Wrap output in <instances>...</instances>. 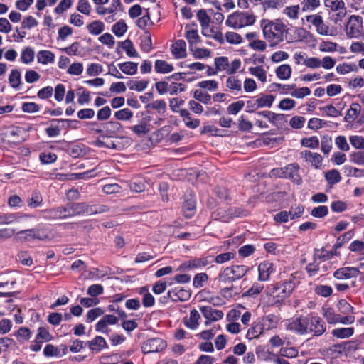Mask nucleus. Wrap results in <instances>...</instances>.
Here are the masks:
<instances>
[{
	"label": "nucleus",
	"instance_id": "f03ea898",
	"mask_svg": "<svg viewBox=\"0 0 364 364\" xmlns=\"http://www.w3.org/2000/svg\"><path fill=\"white\" fill-rule=\"evenodd\" d=\"M263 34L272 46L277 45L284 39L286 26L280 20L269 21L263 19L260 22Z\"/></svg>",
	"mask_w": 364,
	"mask_h": 364
},
{
	"label": "nucleus",
	"instance_id": "4be33fe9",
	"mask_svg": "<svg viewBox=\"0 0 364 364\" xmlns=\"http://www.w3.org/2000/svg\"><path fill=\"white\" fill-rule=\"evenodd\" d=\"M174 58L181 59L186 56V43L183 40H177L171 47Z\"/></svg>",
	"mask_w": 364,
	"mask_h": 364
},
{
	"label": "nucleus",
	"instance_id": "8fccbe9b",
	"mask_svg": "<svg viewBox=\"0 0 364 364\" xmlns=\"http://www.w3.org/2000/svg\"><path fill=\"white\" fill-rule=\"evenodd\" d=\"M185 37L191 46L196 44L199 42L200 36L198 33L197 30L189 29L188 26H186Z\"/></svg>",
	"mask_w": 364,
	"mask_h": 364
},
{
	"label": "nucleus",
	"instance_id": "338daca9",
	"mask_svg": "<svg viewBox=\"0 0 364 364\" xmlns=\"http://www.w3.org/2000/svg\"><path fill=\"white\" fill-rule=\"evenodd\" d=\"M51 338L52 336L47 328L45 327H39L38 328V333L36 334L35 338L44 343L50 341Z\"/></svg>",
	"mask_w": 364,
	"mask_h": 364
},
{
	"label": "nucleus",
	"instance_id": "bf43d9fd",
	"mask_svg": "<svg viewBox=\"0 0 364 364\" xmlns=\"http://www.w3.org/2000/svg\"><path fill=\"white\" fill-rule=\"evenodd\" d=\"M306 122L305 117L302 116H294L289 120V126L295 129H301L304 127Z\"/></svg>",
	"mask_w": 364,
	"mask_h": 364
},
{
	"label": "nucleus",
	"instance_id": "6e6552de",
	"mask_svg": "<svg viewBox=\"0 0 364 364\" xmlns=\"http://www.w3.org/2000/svg\"><path fill=\"white\" fill-rule=\"evenodd\" d=\"M68 205L71 217L80 214L92 215L104 211L102 207H92L84 203H77Z\"/></svg>",
	"mask_w": 364,
	"mask_h": 364
},
{
	"label": "nucleus",
	"instance_id": "aec40b11",
	"mask_svg": "<svg viewBox=\"0 0 364 364\" xmlns=\"http://www.w3.org/2000/svg\"><path fill=\"white\" fill-rule=\"evenodd\" d=\"M267 113H269V111L266 110L254 112L253 119L255 126L260 129H266L269 127V114H267Z\"/></svg>",
	"mask_w": 364,
	"mask_h": 364
},
{
	"label": "nucleus",
	"instance_id": "a18cd8bd",
	"mask_svg": "<svg viewBox=\"0 0 364 364\" xmlns=\"http://www.w3.org/2000/svg\"><path fill=\"white\" fill-rule=\"evenodd\" d=\"M274 100V97L271 95H262L256 100L255 105L257 107H269L272 106Z\"/></svg>",
	"mask_w": 364,
	"mask_h": 364
},
{
	"label": "nucleus",
	"instance_id": "603ef678",
	"mask_svg": "<svg viewBox=\"0 0 364 364\" xmlns=\"http://www.w3.org/2000/svg\"><path fill=\"white\" fill-rule=\"evenodd\" d=\"M301 146L310 149H317L319 146V140L317 136L304 137L301 140Z\"/></svg>",
	"mask_w": 364,
	"mask_h": 364
},
{
	"label": "nucleus",
	"instance_id": "de8ad7c7",
	"mask_svg": "<svg viewBox=\"0 0 364 364\" xmlns=\"http://www.w3.org/2000/svg\"><path fill=\"white\" fill-rule=\"evenodd\" d=\"M304 12H312L321 5L320 0H303L301 3Z\"/></svg>",
	"mask_w": 364,
	"mask_h": 364
},
{
	"label": "nucleus",
	"instance_id": "39448f33",
	"mask_svg": "<svg viewBox=\"0 0 364 364\" xmlns=\"http://www.w3.org/2000/svg\"><path fill=\"white\" fill-rule=\"evenodd\" d=\"M248 271L245 265H232L225 268L220 274V279L223 282L234 281L242 277Z\"/></svg>",
	"mask_w": 364,
	"mask_h": 364
},
{
	"label": "nucleus",
	"instance_id": "5fc2aeb1",
	"mask_svg": "<svg viewBox=\"0 0 364 364\" xmlns=\"http://www.w3.org/2000/svg\"><path fill=\"white\" fill-rule=\"evenodd\" d=\"M338 44L331 41H322L319 43L318 48L321 52L331 53L337 50Z\"/></svg>",
	"mask_w": 364,
	"mask_h": 364
},
{
	"label": "nucleus",
	"instance_id": "6e6d98bb",
	"mask_svg": "<svg viewBox=\"0 0 364 364\" xmlns=\"http://www.w3.org/2000/svg\"><path fill=\"white\" fill-rule=\"evenodd\" d=\"M244 107L245 102L242 100H238L230 104L227 108V112L229 114L236 115Z\"/></svg>",
	"mask_w": 364,
	"mask_h": 364
},
{
	"label": "nucleus",
	"instance_id": "69168bd1",
	"mask_svg": "<svg viewBox=\"0 0 364 364\" xmlns=\"http://www.w3.org/2000/svg\"><path fill=\"white\" fill-rule=\"evenodd\" d=\"M43 201L41 193L38 191H35L32 193L31 198L28 202V205L31 208H35L39 207Z\"/></svg>",
	"mask_w": 364,
	"mask_h": 364
},
{
	"label": "nucleus",
	"instance_id": "a19ab883",
	"mask_svg": "<svg viewBox=\"0 0 364 364\" xmlns=\"http://www.w3.org/2000/svg\"><path fill=\"white\" fill-rule=\"evenodd\" d=\"M300 12V6L299 5H292L286 6L282 10V14L287 16L288 18L291 20H296L299 18Z\"/></svg>",
	"mask_w": 364,
	"mask_h": 364
},
{
	"label": "nucleus",
	"instance_id": "393cba45",
	"mask_svg": "<svg viewBox=\"0 0 364 364\" xmlns=\"http://www.w3.org/2000/svg\"><path fill=\"white\" fill-rule=\"evenodd\" d=\"M89 348L93 353H99L102 349L107 348V343L105 339L100 336H96L92 340L88 342Z\"/></svg>",
	"mask_w": 364,
	"mask_h": 364
},
{
	"label": "nucleus",
	"instance_id": "6ab92c4d",
	"mask_svg": "<svg viewBox=\"0 0 364 364\" xmlns=\"http://www.w3.org/2000/svg\"><path fill=\"white\" fill-rule=\"evenodd\" d=\"M294 289V284L291 282H287L278 285L273 291L274 296L278 298V300L282 299L289 296Z\"/></svg>",
	"mask_w": 364,
	"mask_h": 364
},
{
	"label": "nucleus",
	"instance_id": "72a5a7b5",
	"mask_svg": "<svg viewBox=\"0 0 364 364\" xmlns=\"http://www.w3.org/2000/svg\"><path fill=\"white\" fill-rule=\"evenodd\" d=\"M225 87L231 92L235 93L242 90V81L236 76H230L226 80Z\"/></svg>",
	"mask_w": 364,
	"mask_h": 364
},
{
	"label": "nucleus",
	"instance_id": "7ed1b4c3",
	"mask_svg": "<svg viewBox=\"0 0 364 364\" xmlns=\"http://www.w3.org/2000/svg\"><path fill=\"white\" fill-rule=\"evenodd\" d=\"M214 65L218 72L225 71L228 75H232L240 68L241 61L235 59L230 63L228 57L220 56L215 58Z\"/></svg>",
	"mask_w": 364,
	"mask_h": 364
},
{
	"label": "nucleus",
	"instance_id": "4c0bfd02",
	"mask_svg": "<svg viewBox=\"0 0 364 364\" xmlns=\"http://www.w3.org/2000/svg\"><path fill=\"white\" fill-rule=\"evenodd\" d=\"M195 199L190 195V198L186 199L183 205V212L186 218H191L195 213Z\"/></svg>",
	"mask_w": 364,
	"mask_h": 364
},
{
	"label": "nucleus",
	"instance_id": "3c124183",
	"mask_svg": "<svg viewBox=\"0 0 364 364\" xmlns=\"http://www.w3.org/2000/svg\"><path fill=\"white\" fill-rule=\"evenodd\" d=\"M149 81L145 80H131L128 83V87L131 90H136L137 92L144 91L148 86Z\"/></svg>",
	"mask_w": 364,
	"mask_h": 364
},
{
	"label": "nucleus",
	"instance_id": "37998d69",
	"mask_svg": "<svg viewBox=\"0 0 364 364\" xmlns=\"http://www.w3.org/2000/svg\"><path fill=\"white\" fill-rule=\"evenodd\" d=\"M354 333L353 328L348 327V328H338L333 329L332 331V335L333 336L340 338V339H344L350 338L353 336Z\"/></svg>",
	"mask_w": 364,
	"mask_h": 364
},
{
	"label": "nucleus",
	"instance_id": "ddd939ff",
	"mask_svg": "<svg viewBox=\"0 0 364 364\" xmlns=\"http://www.w3.org/2000/svg\"><path fill=\"white\" fill-rule=\"evenodd\" d=\"M301 156L305 162L310 164L314 168L320 169L321 168L323 157L320 154L305 150L301 152Z\"/></svg>",
	"mask_w": 364,
	"mask_h": 364
},
{
	"label": "nucleus",
	"instance_id": "c85d7f7f",
	"mask_svg": "<svg viewBox=\"0 0 364 364\" xmlns=\"http://www.w3.org/2000/svg\"><path fill=\"white\" fill-rule=\"evenodd\" d=\"M284 136H263L258 141H255V143H257L258 144H264L269 146L272 148L276 147L284 141Z\"/></svg>",
	"mask_w": 364,
	"mask_h": 364
},
{
	"label": "nucleus",
	"instance_id": "f257e3e1",
	"mask_svg": "<svg viewBox=\"0 0 364 364\" xmlns=\"http://www.w3.org/2000/svg\"><path fill=\"white\" fill-rule=\"evenodd\" d=\"M286 328L300 335L313 333L315 336H320L326 330V326L322 319L316 316H301L288 320Z\"/></svg>",
	"mask_w": 364,
	"mask_h": 364
},
{
	"label": "nucleus",
	"instance_id": "49530a36",
	"mask_svg": "<svg viewBox=\"0 0 364 364\" xmlns=\"http://www.w3.org/2000/svg\"><path fill=\"white\" fill-rule=\"evenodd\" d=\"M269 123L277 127H282L286 122L285 115L283 114H275L269 111Z\"/></svg>",
	"mask_w": 364,
	"mask_h": 364
},
{
	"label": "nucleus",
	"instance_id": "a878e982",
	"mask_svg": "<svg viewBox=\"0 0 364 364\" xmlns=\"http://www.w3.org/2000/svg\"><path fill=\"white\" fill-rule=\"evenodd\" d=\"M96 12L99 15L105 16V21L107 23H110L117 20V14L110 6L109 7L100 6L96 8Z\"/></svg>",
	"mask_w": 364,
	"mask_h": 364
},
{
	"label": "nucleus",
	"instance_id": "79ce46f5",
	"mask_svg": "<svg viewBox=\"0 0 364 364\" xmlns=\"http://www.w3.org/2000/svg\"><path fill=\"white\" fill-rule=\"evenodd\" d=\"M20 58L22 63L26 65L31 64L35 58L34 50L31 47L24 48L21 50Z\"/></svg>",
	"mask_w": 364,
	"mask_h": 364
},
{
	"label": "nucleus",
	"instance_id": "f704fd0d",
	"mask_svg": "<svg viewBox=\"0 0 364 364\" xmlns=\"http://www.w3.org/2000/svg\"><path fill=\"white\" fill-rule=\"evenodd\" d=\"M86 27L91 35L98 36L104 31L105 26L103 22L95 20L88 23Z\"/></svg>",
	"mask_w": 364,
	"mask_h": 364
},
{
	"label": "nucleus",
	"instance_id": "c03bdc74",
	"mask_svg": "<svg viewBox=\"0 0 364 364\" xmlns=\"http://www.w3.org/2000/svg\"><path fill=\"white\" fill-rule=\"evenodd\" d=\"M20 343L28 341L31 339L32 333L27 327H21L14 334Z\"/></svg>",
	"mask_w": 364,
	"mask_h": 364
},
{
	"label": "nucleus",
	"instance_id": "f8f14e48",
	"mask_svg": "<svg viewBox=\"0 0 364 364\" xmlns=\"http://www.w3.org/2000/svg\"><path fill=\"white\" fill-rule=\"evenodd\" d=\"M33 217L32 215L21 213H0V225L20 223L23 218Z\"/></svg>",
	"mask_w": 364,
	"mask_h": 364
},
{
	"label": "nucleus",
	"instance_id": "4468645a",
	"mask_svg": "<svg viewBox=\"0 0 364 364\" xmlns=\"http://www.w3.org/2000/svg\"><path fill=\"white\" fill-rule=\"evenodd\" d=\"M360 273L358 267H345L336 270L333 277L338 279H349L357 277Z\"/></svg>",
	"mask_w": 364,
	"mask_h": 364
},
{
	"label": "nucleus",
	"instance_id": "bb28decb",
	"mask_svg": "<svg viewBox=\"0 0 364 364\" xmlns=\"http://www.w3.org/2000/svg\"><path fill=\"white\" fill-rule=\"evenodd\" d=\"M9 83L10 86L16 90H19L21 87V73L16 68L12 69L9 75Z\"/></svg>",
	"mask_w": 364,
	"mask_h": 364
},
{
	"label": "nucleus",
	"instance_id": "774afa93",
	"mask_svg": "<svg viewBox=\"0 0 364 364\" xmlns=\"http://www.w3.org/2000/svg\"><path fill=\"white\" fill-rule=\"evenodd\" d=\"M350 161L358 164L364 165V151L353 152L349 156Z\"/></svg>",
	"mask_w": 364,
	"mask_h": 364
},
{
	"label": "nucleus",
	"instance_id": "9d476101",
	"mask_svg": "<svg viewBox=\"0 0 364 364\" xmlns=\"http://www.w3.org/2000/svg\"><path fill=\"white\" fill-rule=\"evenodd\" d=\"M213 262L211 257L195 258L191 260L186 261L182 263L179 267V270L185 271L189 269H201Z\"/></svg>",
	"mask_w": 364,
	"mask_h": 364
},
{
	"label": "nucleus",
	"instance_id": "423d86ee",
	"mask_svg": "<svg viewBox=\"0 0 364 364\" xmlns=\"http://www.w3.org/2000/svg\"><path fill=\"white\" fill-rule=\"evenodd\" d=\"M346 33L348 38L358 37L363 30V19L358 16L352 15L346 26Z\"/></svg>",
	"mask_w": 364,
	"mask_h": 364
},
{
	"label": "nucleus",
	"instance_id": "052dcab7",
	"mask_svg": "<svg viewBox=\"0 0 364 364\" xmlns=\"http://www.w3.org/2000/svg\"><path fill=\"white\" fill-rule=\"evenodd\" d=\"M112 31L117 36L121 37L127 32V26L124 21H119L114 24Z\"/></svg>",
	"mask_w": 364,
	"mask_h": 364
},
{
	"label": "nucleus",
	"instance_id": "a211bd4d",
	"mask_svg": "<svg viewBox=\"0 0 364 364\" xmlns=\"http://www.w3.org/2000/svg\"><path fill=\"white\" fill-rule=\"evenodd\" d=\"M200 310L205 319H209L214 321L222 319L224 315L221 310L215 309L210 306H200Z\"/></svg>",
	"mask_w": 364,
	"mask_h": 364
},
{
	"label": "nucleus",
	"instance_id": "cd10ccee",
	"mask_svg": "<svg viewBox=\"0 0 364 364\" xmlns=\"http://www.w3.org/2000/svg\"><path fill=\"white\" fill-rule=\"evenodd\" d=\"M361 112V107L357 102L350 105V108L347 110L344 119L346 122L352 123L355 122Z\"/></svg>",
	"mask_w": 364,
	"mask_h": 364
},
{
	"label": "nucleus",
	"instance_id": "473e14b6",
	"mask_svg": "<svg viewBox=\"0 0 364 364\" xmlns=\"http://www.w3.org/2000/svg\"><path fill=\"white\" fill-rule=\"evenodd\" d=\"M172 64L164 60H156L154 63V70L157 73L166 74L173 70Z\"/></svg>",
	"mask_w": 364,
	"mask_h": 364
},
{
	"label": "nucleus",
	"instance_id": "58836bf2",
	"mask_svg": "<svg viewBox=\"0 0 364 364\" xmlns=\"http://www.w3.org/2000/svg\"><path fill=\"white\" fill-rule=\"evenodd\" d=\"M139 294L143 296L142 304L146 308L152 307L155 304L154 296L149 292L148 288L144 287L140 289Z\"/></svg>",
	"mask_w": 364,
	"mask_h": 364
},
{
	"label": "nucleus",
	"instance_id": "09e8293b",
	"mask_svg": "<svg viewBox=\"0 0 364 364\" xmlns=\"http://www.w3.org/2000/svg\"><path fill=\"white\" fill-rule=\"evenodd\" d=\"M323 314L329 323H338L339 314H336L331 307H323Z\"/></svg>",
	"mask_w": 364,
	"mask_h": 364
},
{
	"label": "nucleus",
	"instance_id": "412c9836",
	"mask_svg": "<svg viewBox=\"0 0 364 364\" xmlns=\"http://www.w3.org/2000/svg\"><path fill=\"white\" fill-rule=\"evenodd\" d=\"M35 239L42 240L39 231L36 229L21 230L17 233L16 240L21 242L32 241Z\"/></svg>",
	"mask_w": 364,
	"mask_h": 364
},
{
	"label": "nucleus",
	"instance_id": "2eb2a0df",
	"mask_svg": "<svg viewBox=\"0 0 364 364\" xmlns=\"http://www.w3.org/2000/svg\"><path fill=\"white\" fill-rule=\"evenodd\" d=\"M299 166L296 163L288 164L284 167V178H289L296 184L302 183V178L299 173Z\"/></svg>",
	"mask_w": 364,
	"mask_h": 364
},
{
	"label": "nucleus",
	"instance_id": "0eeeda50",
	"mask_svg": "<svg viewBox=\"0 0 364 364\" xmlns=\"http://www.w3.org/2000/svg\"><path fill=\"white\" fill-rule=\"evenodd\" d=\"M277 318L275 316L269 315L263 318L262 321L257 323L252 329V338H257L264 331H268L276 327Z\"/></svg>",
	"mask_w": 364,
	"mask_h": 364
},
{
	"label": "nucleus",
	"instance_id": "864d4df0",
	"mask_svg": "<svg viewBox=\"0 0 364 364\" xmlns=\"http://www.w3.org/2000/svg\"><path fill=\"white\" fill-rule=\"evenodd\" d=\"M325 178L328 183L336 184L341 180V176L338 170L332 169L325 174Z\"/></svg>",
	"mask_w": 364,
	"mask_h": 364
},
{
	"label": "nucleus",
	"instance_id": "c9c22d12",
	"mask_svg": "<svg viewBox=\"0 0 364 364\" xmlns=\"http://www.w3.org/2000/svg\"><path fill=\"white\" fill-rule=\"evenodd\" d=\"M104 128L109 136H113L122 131V125L117 121H109L104 124Z\"/></svg>",
	"mask_w": 364,
	"mask_h": 364
},
{
	"label": "nucleus",
	"instance_id": "f3484780",
	"mask_svg": "<svg viewBox=\"0 0 364 364\" xmlns=\"http://www.w3.org/2000/svg\"><path fill=\"white\" fill-rule=\"evenodd\" d=\"M151 117L149 116L143 118L139 124L132 126L129 129L138 136H142L149 133L151 130Z\"/></svg>",
	"mask_w": 364,
	"mask_h": 364
},
{
	"label": "nucleus",
	"instance_id": "7c9ffc66",
	"mask_svg": "<svg viewBox=\"0 0 364 364\" xmlns=\"http://www.w3.org/2000/svg\"><path fill=\"white\" fill-rule=\"evenodd\" d=\"M118 67L123 73L128 75H134L138 70V63L132 61L119 63Z\"/></svg>",
	"mask_w": 364,
	"mask_h": 364
},
{
	"label": "nucleus",
	"instance_id": "5701e85b",
	"mask_svg": "<svg viewBox=\"0 0 364 364\" xmlns=\"http://www.w3.org/2000/svg\"><path fill=\"white\" fill-rule=\"evenodd\" d=\"M200 319V315L198 311L196 309H193L191 311L189 316L183 318V323L187 328L195 330L199 326Z\"/></svg>",
	"mask_w": 364,
	"mask_h": 364
},
{
	"label": "nucleus",
	"instance_id": "4d7b16f0",
	"mask_svg": "<svg viewBox=\"0 0 364 364\" xmlns=\"http://www.w3.org/2000/svg\"><path fill=\"white\" fill-rule=\"evenodd\" d=\"M133 117V112L128 108H124L114 113V117L117 120L127 121Z\"/></svg>",
	"mask_w": 364,
	"mask_h": 364
},
{
	"label": "nucleus",
	"instance_id": "1a4fd4ad",
	"mask_svg": "<svg viewBox=\"0 0 364 364\" xmlns=\"http://www.w3.org/2000/svg\"><path fill=\"white\" fill-rule=\"evenodd\" d=\"M306 21L311 23L316 28V32L321 36H332L329 28L323 22V18L320 14L308 15L306 16Z\"/></svg>",
	"mask_w": 364,
	"mask_h": 364
},
{
	"label": "nucleus",
	"instance_id": "b1692460",
	"mask_svg": "<svg viewBox=\"0 0 364 364\" xmlns=\"http://www.w3.org/2000/svg\"><path fill=\"white\" fill-rule=\"evenodd\" d=\"M324 5L333 11H338V15L344 16L346 14L345 4L342 0H326Z\"/></svg>",
	"mask_w": 364,
	"mask_h": 364
},
{
	"label": "nucleus",
	"instance_id": "0e129e2a",
	"mask_svg": "<svg viewBox=\"0 0 364 364\" xmlns=\"http://www.w3.org/2000/svg\"><path fill=\"white\" fill-rule=\"evenodd\" d=\"M349 141L353 147L356 149H364V137L359 135H352Z\"/></svg>",
	"mask_w": 364,
	"mask_h": 364
},
{
	"label": "nucleus",
	"instance_id": "dca6fc26",
	"mask_svg": "<svg viewBox=\"0 0 364 364\" xmlns=\"http://www.w3.org/2000/svg\"><path fill=\"white\" fill-rule=\"evenodd\" d=\"M168 296L174 301H186L191 298V293L188 289H185L182 287H177L173 289L172 290L168 291Z\"/></svg>",
	"mask_w": 364,
	"mask_h": 364
},
{
	"label": "nucleus",
	"instance_id": "9b49d317",
	"mask_svg": "<svg viewBox=\"0 0 364 364\" xmlns=\"http://www.w3.org/2000/svg\"><path fill=\"white\" fill-rule=\"evenodd\" d=\"M43 212L44 213V217L47 219H64L71 217L69 205L45 210Z\"/></svg>",
	"mask_w": 364,
	"mask_h": 364
},
{
	"label": "nucleus",
	"instance_id": "c756f323",
	"mask_svg": "<svg viewBox=\"0 0 364 364\" xmlns=\"http://www.w3.org/2000/svg\"><path fill=\"white\" fill-rule=\"evenodd\" d=\"M273 271V264L269 262H263L258 267L259 279L266 281Z\"/></svg>",
	"mask_w": 364,
	"mask_h": 364
},
{
	"label": "nucleus",
	"instance_id": "ea45409f",
	"mask_svg": "<svg viewBox=\"0 0 364 364\" xmlns=\"http://www.w3.org/2000/svg\"><path fill=\"white\" fill-rule=\"evenodd\" d=\"M119 46L125 51L126 54L130 58H136L139 53L135 49L132 42L127 39L124 41L119 42Z\"/></svg>",
	"mask_w": 364,
	"mask_h": 364
},
{
	"label": "nucleus",
	"instance_id": "e2e57ef3",
	"mask_svg": "<svg viewBox=\"0 0 364 364\" xmlns=\"http://www.w3.org/2000/svg\"><path fill=\"white\" fill-rule=\"evenodd\" d=\"M335 144L337 148L342 151H348L350 150V146L345 136L340 135L336 136L335 139Z\"/></svg>",
	"mask_w": 364,
	"mask_h": 364
},
{
	"label": "nucleus",
	"instance_id": "e433bc0d",
	"mask_svg": "<svg viewBox=\"0 0 364 364\" xmlns=\"http://www.w3.org/2000/svg\"><path fill=\"white\" fill-rule=\"evenodd\" d=\"M55 55L50 50H40L37 53V61L38 63L47 65L54 62Z\"/></svg>",
	"mask_w": 364,
	"mask_h": 364
},
{
	"label": "nucleus",
	"instance_id": "2f4dec72",
	"mask_svg": "<svg viewBox=\"0 0 364 364\" xmlns=\"http://www.w3.org/2000/svg\"><path fill=\"white\" fill-rule=\"evenodd\" d=\"M291 73L292 69L288 64H282L275 70L276 76L282 80H289L291 77Z\"/></svg>",
	"mask_w": 364,
	"mask_h": 364
},
{
	"label": "nucleus",
	"instance_id": "20e7f679",
	"mask_svg": "<svg viewBox=\"0 0 364 364\" xmlns=\"http://www.w3.org/2000/svg\"><path fill=\"white\" fill-rule=\"evenodd\" d=\"M225 23L235 29L243 28L250 25V15L247 12L236 11L228 16Z\"/></svg>",
	"mask_w": 364,
	"mask_h": 364
},
{
	"label": "nucleus",
	"instance_id": "680f3d73",
	"mask_svg": "<svg viewBox=\"0 0 364 364\" xmlns=\"http://www.w3.org/2000/svg\"><path fill=\"white\" fill-rule=\"evenodd\" d=\"M193 97L198 101L201 102L203 104L208 105L210 102L211 96L202 91L201 90H196L193 93Z\"/></svg>",
	"mask_w": 364,
	"mask_h": 364
},
{
	"label": "nucleus",
	"instance_id": "13d9d810",
	"mask_svg": "<svg viewBox=\"0 0 364 364\" xmlns=\"http://www.w3.org/2000/svg\"><path fill=\"white\" fill-rule=\"evenodd\" d=\"M304 212V207L302 205H292L288 211L290 216V219L294 220L296 218H301Z\"/></svg>",
	"mask_w": 364,
	"mask_h": 364
}]
</instances>
